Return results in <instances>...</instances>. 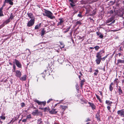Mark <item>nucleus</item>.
I'll return each instance as SVG.
<instances>
[{"instance_id":"1","label":"nucleus","mask_w":124,"mask_h":124,"mask_svg":"<svg viewBox=\"0 0 124 124\" xmlns=\"http://www.w3.org/2000/svg\"><path fill=\"white\" fill-rule=\"evenodd\" d=\"M45 12L46 14V16L48 17V18L51 19L55 18V17L53 16V14L51 11L46 10L45 11Z\"/></svg>"},{"instance_id":"2","label":"nucleus","mask_w":124,"mask_h":124,"mask_svg":"<svg viewBox=\"0 0 124 124\" xmlns=\"http://www.w3.org/2000/svg\"><path fill=\"white\" fill-rule=\"evenodd\" d=\"M105 51L103 50H102L100 51L97 53L96 54V57H101L102 56H103L104 54Z\"/></svg>"},{"instance_id":"3","label":"nucleus","mask_w":124,"mask_h":124,"mask_svg":"<svg viewBox=\"0 0 124 124\" xmlns=\"http://www.w3.org/2000/svg\"><path fill=\"white\" fill-rule=\"evenodd\" d=\"M35 21V20L31 19L27 23V26L30 27L33 26L34 24Z\"/></svg>"},{"instance_id":"4","label":"nucleus","mask_w":124,"mask_h":124,"mask_svg":"<svg viewBox=\"0 0 124 124\" xmlns=\"http://www.w3.org/2000/svg\"><path fill=\"white\" fill-rule=\"evenodd\" d=\"M34 101L37 103L39 105H43L44 106L46 105V102L45 101L42 102L40 101L37 99L35 100Z\"/></svg>"},{"instance_id":"5","label":"nucleus","mask_w":124,"mask_h":124,"mask_svg":"<svg viewBox=\"0 0 124 124\" xmlns=\"http://www.w3.org/2000/svg\"><path fill=\"white\" fill-rule=\"evenodd\" d=\"M124 109L117 111V113L122 117H124Z\"/></svg>"},{"instance_id":"6","label":"nucleus","mask_w":124,"mask_h":124,"mask_svg":"<svg viewBox=\"0 0 124 124\" xmlns=\"http://www.w3.org/2000/svg\"><path fill=\"white\" fill-rule=\"evenodd\" d=\"M27 15L31 19L35 20V16L33 15V14L31 13H28Z\"/></svg>"},{"instance_id":"7","label":"nucleus","mask_w":124,"mask_h":124,"mask_svg":"<svg viewBox=\"0 0 124 124\" xmlns=\"http://www.w3.org/2000/svg\"><path fill=\"white\" fill-rule=\"evenodd\" d=\"M68 107L67 106H63L62 105H60V108L62 111H64Z\"/></svg>"},{"instance_id":"8","label":"nucleus","mask_w":124,"mask_h":124,"mask_svg":"<svg viewBox=\"0 0 124 124\" xmlns=\"http://www.w3.org/2000/svg\"><path fill=\"white\" fill-rule=\"evenodd\" d=\"M15 72H16L15 75L16 76L19 78L21 76V73L20 71L17 70L16 71H15Z\"/></svg>"},{"instance_id":"9","label":"nucleus","mask_w":124,"mask_h":124,"mask_svg":"<svg viewBox=\"0 0 124 124\" xmlns=\"http://www.w3.org/2000/svg\"><path fill=\"white\" fill-rule=\"evenodd\" d=\"M97 58L96 59L95 61L96 62L97 64H100L101 60V58L100 57L98 56V57H96Z\"/></svg>"},{"instance_id":"10","label":"nucleus","mask_w":124,"mask_h":124,"mask_svg":"<svg viewBox=\"0 0 124 124\" xmlns=\"http://www.w3.org/2000/svg\"><path fill=\"white\" fill-rule=\"evenodd\" d=\"M15 63L17 66L18 67L20 68L21 67V65L19 62L17 60L15 59Z\"/></svg>"},{"instance_id":"11","label":"nucleus","mask_w":124,"mask_h":124,"mask_svg":"<svg viewBox=\"0 0 124 124\" xmlns=\"http://www.w3.org/2000/svg\"><path fill=\"white\" fill-rule=\"evenodd\" d=\"M55 109L53 108L51 110L49 111V113L50 114H55L57 113V111Z\"/></svg>"},{"instance_id":"12","label":"nucleus","mask_w":124,"mask_h":124,"mask_svg":"<svg viewBox=\"0 0 124 124\" xmlns=\"http://www.w3.org/2000/svg\"><path fill=\"white\" fill-rule=\"evenodd\" d=\"M60 21L58 22L57 24V26H58L59 25H61L62 24V23L64 22V21L63 20L62 18H60L59 19Z\"/></svg>"},{"instance_id":"13","label":"nucleus","mask_w":124,"mask_h":124,"mask_svg":"<svg viewBox=\"0 0 124 124\" xmlns=\"http://www.w3.org/2000/svg\"><path fill=\"white\" fill-rule=\"evenodd\" d=\"M5 2L7 3H9L11 5H13V4L11 0H5Z\"/></svg>"},{"instance_id":"14","label":"nucleus","mask_w":124,"mask_h":124,"mask_svg":"<svg viewBox=\"0 0 124 124\" xmlns=\"http://www.w3.org/2000/svg\"><path fill=\"white\" fill-rule=\"evenodd\" d=\"M88 104L90 105V106H91L92 109H95V106L93 104L90 102H88Z\"/></svg>"},{"instance_id":"15","label":"nucleus","mask_w":124,"mask_h":124,"mask_svg":"<svg viewBox=\"0 0 124 124\" xmlns=\"http://www.w3.org/2000/svg\"><path fill=\"white\" fill-rule=\"evenodd\" d=\"M39 108L41 109H43L44 112H48L50 110V109L49 107H46L45 108Z\"/></svg>"},{"instance_id":"16","label":"nucleus","mask_w":124,"mask_h":124,"mask_svg":"<svg viewBox=\"0 0 124 124\" xmlns=\"http://www.w3.org/2000/svg\"><path fill=\"white\" fill-rule=\"evenodd\" d=\"M100 113L98 112L96 115V117L98 120H100Z\"/></svg>"},{"instance_id":"17","label":"nucleus","mask_w":124,"mask_h":124,"mask_svg":"<svg viewBox=\"0 0 124 124\" xmlns=\"http://www.w3.org/2000/svg\"><path fill=\"white\" fill-rule=\"evenodd\" d=\"M119 63H124V60L118 59L117 60V64H118Z\"/></svg>"},{"instance_id":"18","label":"nucleus","mask_w":124,"mask_h":124,"mask_svg":"<svg viewBox=\"0 0 124 124\" xmlns=\"http://www.w3.org/2000/svg\"><path fill=\"white\" fill-rule=\"evenodd\" d=\"M26 77L27 75H24L20 78V79L22 81H25L26 79Z\"/></svg>"},{"instance_id":"19","label":"nucleus","mask_w":124,"mask_h":124,"mask_svg":"<svg viewBox=\"0 0 124 124\" xmlns=\"http://www.w3.org/2000/svg\"><path fill=\"white\" fill-rule=\"evenodd\" d=\"M58 61L59 62L61 63L63 62V59L62 57H60L58 59Z\"/></svg>"},{"instance_id":"20","label":"nucleus","mask_w":124,"mask_h":124,"mask_svg":"<svg viewBox=\"0 0 124 124\" xmlns=\"http://www.w3.org/2000/svg\"><path fill=\"white\" fill-rule=\"evenodd\" d=\"M41 36H42L45 34L46 31L44 29H43L41 31Z\"/></svg>"},{"instance_id":"21","label":"nucleus","mask_w":124,"mask_h":124,"mask_svg":"<svg viewBox=\"0 0 124 124\" xmlns=\"http://www.w3.org/2000/svg\"><path fill=\"white\" fill-rule=\"evenodd\" d=\"M2 8H0V16H4L2 11Z\"/></svg>"},{"instance_id":"22","label":"nucleus","mask_w":124,"mask_h":124,"mask_svg":"<svg viewBox=\"0 0 124 124\" xmlns=\"http://www.w3.org/2000/svg\"><path fill=\"white\" fill-rule=\"evenodd\" d=\"M113 83H111L109 86V90L110 91H112L113 89Z\"/></svg>"},{"instance_id":"23","label":"nucleus","mask_w":124,"mask_h":124,"mask_svg":"<svg viewBox=\"0 0 124 124\" xmlns=\"http://www.w3.org/2000/svg\"><path fill=\"white\" fill-rule=\"evenodd\" d=\"M41 23L37 25L35 27V29H39L40 27Z\"/></svg>"},{"instance_id":"24","label":"nucleus","mask_w":124,"mask_h":124,"mask_svg":"<svg viewBox=\"0 0 124 124\" xmlns=\"http://www.w3.org/2000/svg\"><path fill=\"white\" fill-rule=\"evenodd\" d=\"M113 19V17H111V18H109L106 21L107 23H108L109 22H111Z\"/></svg>"},{"instance_id":"25","label":"nucleus","mask_w":124,"mask_h":124,"mask_svg":"<svg viewBox=\"0 0 124 124\" xmlns=\"http://www.w3.org/2000/svg\"><path fill=\"white\" fill-rule=\"evenodd\" d=\"M85 81V80L84 79L82 80L80 82V85H81V87H82L83 85L84 84V83Z\"/></svg>"},{"instance_id":"26","label":"nucleus","mask_w":124,"mask_h":124,"mask_svg":"<svg viewBox=\"0 0 124 124\" xmlns=\"http://www.w3.org/2000/svg\"><path fill=\"white\" fill-rule=\"evenodd\" d=\"M118 91L119 92V94H121L123 92L122 91L120 87H119V88H118Z\"/></svg>"},{"instance_id":"27","label":"nucleus","mask_w":124,"mask_h":124,"mask_svg":"<svg viewBox=\"0 0 124 124\" xmlns=\"http://www.w3.org/2000/svg\"><path fill=\"white\" fill-rule=\"evenodd\" d=\"M119 83V80L117 79H116L114 80V83L115 84L117 85Z\"/></svg>"},{"instance_id":"28","label":"nucleus","mask_w":124,"mask_h":124,"mask_svg":"<svg viewBox=\"0 0 124 124\" xmlns=\"http://www.w3.org/2000/svg\"><path fill=\"white\" fill-rule=\"evenodd\" d=\"M94 70L95 72L94 73V75L96 76L97 75L99 72V70L97 69L95 70Z\"/></svg>"},{"instance_id":"29","label":"nucleus","mask_w":124,"mask_h":124,"mask_svg":"<svg viewBox=\"0 0 124 124\" xmlns=\"http://www.w3.org/2000/svg\"><path fill=\"white\" fill-rule=\"evenodd\" d=\"M38 112V110H37L35 111H33L32 113V114L33 115H35Z\"/></svg>"},{"instance_id":"30","label":"nucleus","mask_w":124,"mask_h":124,"mask_svg":"<svg viewBox=\"0 0 124 124\" xmlns=\"http://www.w3.org/2000/svg\"><path fill=\"white\" fill-rule=\"evenodd\" d=\"M94 48H95L96 50V51H98L100 48V47L98 46H95L94 47Z\"/></svg>"},{"instance_id":"31","label":"nucleus","mask_w":124,"mask_h":124,"mask_svg":"<svg viewBox=\"0 0 124 124\" xmlns=\"http://www.w3.org/2000/svg\"><path fill=\"white\" fill-rule=\"evenodd\" d=\"M1 119L3 120H5L6 118V117L3 116H0Z\"/></svg>"},{"instance_id":"32","label":"nucleus","mask_w":124,"mask_h":124,"mask_svg":"<svg viewBox=\"0 0 124 124\" xmlns=\"http://www.w3.org/2000/svg\"><path fill=\"white\" fill-rule=\"evenodd\" d=\"M70 28V27H69L68 28L66 29V31H64V32L65 33H66L68 31Z\"/></svg>"},{"instance_id":"33","label":"nucleus","mask_w":124,"mask_h":124,"mask_svg":"<svg viewBox=\"0 0 124 124\" xmlns=\"http://www.w3.org/2000/svg\"><path fill=\"white\" fill-rule=\"evenodd\" d=\"M14 16L11 14L9 17V19H10L12 20L14 18Z\"/></svg>"},{"instance_id":"34","label":"nucleus","mask_w":124,"mask_h":124,"mask_svg":"<svg viewBox=\"0 0 124 124\" xmlns=\"http://www.w3.org/2000/svg\"><path fill=\"white\" fill-rule=\"evenodd\" d=\"M31 115H28L26 116V119H30L31 118Z\"/></svg>"},{"instance_id":"35","label":"nucleus","mask_w":124,"mask_h":124,"mask_svg":"<svg viewBox=\"0 0 124 124\" xmlns=\"http://www.w3.org/2000/svg\"><path fill=\"white\" fill-rule=\"evenodd\" d=\"M81 22L80 21H78L76 23V24L77 25L78 24H81Z\"/></svg>"},{"instance_id":"36","label":"nucleus","mask_w":124,"mask_h":124,"mask_svg":"<svg viewBox=\"0 0 124 124\" xmlns=\"http://www.w3.org/2000/svg\"><path fill=\"white\" fill-rule=\"evenodd\" d=\"M112 103V102L109 101V102L108 103L107 105L109 106H110L111 105V104Z\"/></svg>"},{"instance_id":"37","label":"nucleus","mask_w":124,"mask_h":124,"mask_svg":"<svg viewBox=\"0 0 124 124\" xmlns=\"http://www.w3.org/2000/svg\"><path fill=\"white\" fill-rule=\"evenodd\" d=\"M53 100L52 99H49L47 101V103H49L51 101Z\"/></svg>"},{"instance_id":"38","label":"nucleus","mask_w":124,"mask_h":124,"mask_svg":"<svg viewBox=\"0 0 124 124\" xmlns=\"http://www.w3.org/2000/svg\"><path fill=\"white\" fill-rule=\"evenodd\" d=\"M25 106V103L23 102H22L21 104V106L22 107H23Z\"/></svg>"},{"instance_id":"39","label":"nucleus","mask_w":124,"mask_h":124,"mask_svg":"<svg viewBox=\"0 0 124 124\" xmlns=\"http://www.w3.org/2000/svg\"><path fill=\"white\" fill-rule=\"evenodd\" d=\"M13 67L14 69V71H13L15 72V71H16V66L15 65H13Z\"/></svg>"},{"instance_id":"40","label":"nucleus","mask_w":124,"mask_h":124,"mask_svg":"<svg viewBox=\"0 0 124 124\" xmlns=\"http://www.w3.org/2000/svg\"><path fill=\"white\" fill-rule=\"evenodd\" d=\"M99 37L101 38H102L103 37V35H102L101 33L100 34L99 36Z\"/></svg>"},{"instance_id":"41","label":"nucleus","mask_w":124,"mask_h":124,"mask_svg":"<svg viewBox=\"0 0 124 124\" xmlns=\"http://www.w3.org/2000/svg\"><path fill=\"white\" fill-rule=\"evenodd\" d=\"M60 44L61 45H62V48H63L64 47V44L63 43H61Z\"/></svg>"},{"instance_id":"42","label":"nucleus","mask_w":124,"mask_h":124,"mask_svg":"<svg viewBox=\"0 0 124 124\" xmlns=\"http://www.w3.org/2000/svg\"><path fill=\"white\" fill-rule=\"evenodd\" d=\"M107 108L108 110L110 112V106H108L107 107Z\"/></svg>"},{"instance_id":"43","label":"nucleus","mask_w":124,"mask_h":124,"mask_svg":"<svg viewBox=\"0 0 124 124\" xmlns=\"http://www.w3.org/2000/svg\"><path fill=\"white\" fill-rule=\"evenodd\" d=\"M10 19L9 18L6 21V22L7 23H8L10 22Z\"/></svg>"},{"instance_id":"44","label":"nucleus","mask_w":124,"mask_h":124,"mask_svg":"<svg viewBox=\"0 0 124 124\" xmlns=\"http://www.w3.org/2000/svg\"><path fill=\"white\" fill-rule=\"evenodd\" d=\"M106 58L104 57L102 58L101 57V60L103 61H104L105 60Z\"/></svg>"},{"instance_id":"45","label":"nucleus","mask_w":124,"mask_h":124,"mask_svg":"<svg viewBox=\"0 0 124 124\" xmlns=\"http://www.w3.org/2000/svg\"><path fill=\"white\" fill-rule=\"evenodd\" d=\"M70 4L71 6L72 7H73L75 6V5L72 4V3H70Z\"/></svg>"},{"instance_id":"46","label":"nucleus","mask_w":124,"mask_h":124,"mask_svg":"<svg viewBox=\"0 0 124 124\" xmlns=\"http://www.w3.org/2000/svg\"><path fill=\"white\" fill-rule=\"evenodd\" d=\"M6 3L5 2L4 3V4L2 6L1 8H2V9H3V7L5 6V3Z\"/></svg>"},{"instance_id":"47","label":"nucleus","mask_w":124,"mask_h":124,"mask_svg":"<svg viewBox=\"0 0 124 124\" xmlns=\"http://www.w3.org/2000/svg\"><path fill=\"white\" fill-rule=\"evenodd\" d=\"M27 121V119H24L22 120V122H25Z\"/></svg>"},{"instance_id":"48","label":"nucleus","mask_w":124,"mask_h":124,"mask_svg":"<svg viewBox=\"0 0 124 124\" xmlns=\"http://www.w3.org/2000/svg\"><path fill=\"white\" fill-rule=\"evenodd\" d=\"M101 33L100 32H96V34L98 36H100V35Z\"/></svg>"},{"instance_id":"49","label":"nucleus","mask_w":124,"mask_h":124,"mask_svg":"<svg viewBox=\"0 0 124 124\" xmlns=\"http://www.w3.org/2000/svg\"><path fill=\"white\" fill-rule=\"evenodd\" d=\"M90 121V119L89 118H88L86 120V121L87 122Z\"/></svg>"},{"instance_id":"50","label":"nucleus","mask_w":124,"mask_h":124,"mask_svg":"<svg viewBox=\"0 0 124 124\" xmlns=\"http://www.w3.org/2000/svg\"><path fill=\"white\" fill-rule=\"evenodd\" d=\"M78 16L80 17H82L81 15V14H79L78 15Z\"/></svg>"},{"instance_id":"51","label":"nucleus","mask_w":124,"mask_h":124,"mask_svg":"<svg viewBox=\"0 0 124 124\" xmlns=\"http://www.w3.org/2000/svg\"><path fill=\"white\" fill-rule=\"evenodd\" d=\"M64 100H62L60 101H59V102L58 103V104L61 103Z\"/></svg>"},{"instance_id":"52","label":"nucleus","mask_w":124,"mask_h":124,"mask_svg":"<svg viewBox=\"0 0 124 124\" xmlns=\"http://www.w3.org/2000/svg\"><path fill=\"white\" fill-rule=\"evenodd\" d=\"M27 50H28V51L29 52V53H28V55H30V54H31V52L30 51V50H29V49H27Z\"/></svg>"},{"instance_id":"53","label":"nucleus","mask_w":124,"mask_h":124,"mask_svg":"<svg viewBox=\"0 0 124 124\" xmlns=\"http://www.w3.org/2000/svg\"><path fill=\"white\" fill-rule=\"evenodd\" d=\"M70 1L72 3H74V1L73 0H70Z\"/></svg>"},{"instance_id":"54","label":"nucleus","mask_w":124,"mask_h":124,"mask_svg":"<svg viewBox=\"0 0 124 124\" xmlns=\"http://www.w3.org/2000/svg\"><path fill=\"white\" fill-rule=\"evenodd\" d=\"M107 101V100L106 101V103L107 104H108V103L109 102V101Z\"/></svg>"},{"instance_id":"55","label":"nucleus","mask_w":124,"mask_h":124,"mask_svg":"<svg viewBox=\"0 0 124 124\" xmlns=\"http://www.w3.org/2000/svg\"><path fill=\"white\" fill-rule=\"evenodd\" d=\"M76 89H77L78 90V84H76Z\"/></svg>"},{"instance_id":"56","label":"nucleus","mask_w":124,"mask_h":124,"mask_svg":"<svg viewBox=\"0 0 124 124\" xmlns=\"http://www.w3.org/2000/svg\"><path fill=\"white\" fill-rule=\"evenodd\" d=\"M41 119H40V118L38 120V122H40V121H41Z\"/></svg>"},{"instance_id":"57","label":"nucleus","mask_w":124,"mask_h":124,"mask_svg":"<svg viewBox=\"0 0 124 124\" xmlns=\"http://www.w3.org/2000/svg\"><path fill=\"white\" fill-rule=\"evenodd\" d=\"M122 77L124 79V72L123 73V75L122 76Z\"/></svg>"},{"instance_id":"58","label":"nucleus","mask_w":124,"mask_h":124,"mask_svg":"<svg viewBox=\"0 0 124 124\" xmlns=\"http://www.w3.org/2000/svg\"><path fill=\"white\" fill-rule=\"evenodd\" d=\"M43 15L44 16H46V13L45 14L43 13Z\"/></svg>"},{"instance_id":"59","label":"nucleus","mask_w":124,"mask_h":124,"mask_svg":"<svg viewBox=\"0 0 124 124\" xmlns=\"http://www.w3.org/2000/svg\"><path fill=\"white\" fill-rule=\"evenodd\" d=\"M100 94L101 95H102V92H100Z\"/></svg>"},{"instance_id":"60","label":"nucleus","mask_w":124,"mask_h":124,"mask_svg":"<svg viewBox=\"0 0 124 124\" xmlns=\"http://www.w3.org/2000/svg\"><path fill=\"white\" fill-rule=\"evenodd\" d=\"M90 48L91 49H94V47H90Z\"/></svg>"},{"instance_id":"61","label":"nucleus","mask_w":124,"mask_h":124,"mask_svg":"<svg viewBox=\"0 0 124 124\" xmlns=\"http://www.w3.org/2000/svg\"><path fill=\"white\" fill-rule=\"evenodd\" d=\"M108 54H107V55H106L104 57L106 58L108 56Z\"/></svg>"},{"instance_id":"62","label":"nucleus","mask_w":124,"mask_h":124,"mask_svg":"<svg viewBox=\"0 0 124 124\" xmlns=\"http://www.w3.org/2000/svg\"><path fill=\"white\" fill-rule=\"evenodd\" d=\"M115 22V21H113V22H112L111 23H110V24H111L112 23H114Z\"/></svg>"},{"instance_id":"63","label":"nucleus","mask_w":124,"mask_h":124,"mask_svg":"<svg viewBox=\"0 0 124 124\" xmlns=\"http://www.w3.org/2000/svg\"><path fill=\"white\" fill-rule=\"evenodd\" d=\"M9 64H10L11 65H12V63L10 62H9Z\"/></svg>"},{"instance_id":"64","label":"nucleus","mask_w":124,"mask_h":124,"mask_svg":"<svg viewBox=\"0 0 124 124\" xmlns=\"http://www.w3.org/2000/svg\"><path fill=\"white\" fill-rule=\"evenodd\" d=\"M122 120H123V121H124V118H123V119H122Z\"/></svg>"}]
</instances>
